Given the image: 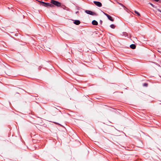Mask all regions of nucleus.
<instances>
[{
	"label": "nucleus",
	"instance_id": "f257e3e1",
	"mask_svg": "<svg viewBox=\"0 0 161 161\" xmlns=\"http://www.w3.org/2000/svg\"><path fill=\"white\" fill-rule=\"evenodd\" d=\"M38 1L42 5L45 7L50 6L51 7L52 6L51 3H45L40 1Z\"/></svg>",
	"mask_w": 161,
	"mask_h": 161
},
{
	"label": "nucleus",
	"instance_id": "f03ea898",
	"mask_svg": "<svg viewBox=\"0 0 161 161\" xmlns=\"http://www.w3.org/2000/svg\"><path fill=\"white\" fill-rule=\"evenodd\" d=\"M51 3L57 7H59L61 5V3L60 2L53 0L51 1Z\"/></svg>",
	"mask_w": 161,
	"mask_h": 161
},
{
	"label": "nucleus",
	"instance_id": "7ed1b4c3",
	"mask_svg": "<svg viewBox=\"0 0 161 161\" xmlns=\"http://www.w3.org/2000/svg\"><path fill=\"white\" fill-rule=\"evenodd\" d=\"M85 12L86 14L92 15H97L96 13L90 10H86L85 11Z\"/></svg>",
	"mask_w": 161,
	"mask_h": 161
},
{
	"label": "nucleus",
	"instance_id": "20e7f679",
	"mask_svg": "<svg viewBox=\"0 0 161 161\" xmlns=\"http://www.w3.org/2000/svg\"><path fill=\"white\" fill-rule=\"evenodd\" d=\"M93 3L97 6L101 7L102 6L101 3L99 2L94 1Z\"/></svg>",
	"mask_w": 161,
	"mask_h": 161
},
{
	"label": "nucleus",
	"instance_id": "39448f33",
	"mask_svg": "<svg viewBox=\"0 0 161 161\" xmlns=\"http://www.w3.org/2000/svg\"><path fill=\"white\" fill-rule=\"evenodd\" d=\"M74 23L75 25H78L80 24V22L79 20H75Z\"/></svg>",
	"mask_w": 161,
	"mask_h": 161
},
{
	"label": "nucleus",
	"instance_id": "423d86ee",
	"mask_svg": "<svg viewBox=\"0 0 161 161\" xmlns=\"http://www.w3.org/2000/svg\"><path fill=\"white\" fill-rule=\"evenodd\" d=\"M92 24L93 25H98L97 22L95 20H93L92 22Z\"/></svg>",
	"mask_w": 161,
	"mask_h": 161
},
{
	"label": "nucleus",
	"instance_id": "0eeeda50",
	"mask_svg": "<svg viewBox=\"0 0 161 161\" xmlns=\"http://www.w3.org/2000/svg\"><path fill=\"white\" fill-rule=\"evenodd\" d=\"M136 45L134 44H132L130 45V47L132 49H135L136 48Z\"/></svg>",
	"mask_w": 161,
	"mask_h": 161
},
{
	"label": "nucleus",
	"instance_id": "6e6552de",
	"mask_svg": "<svg viewBox=\"0 0 161 161\" xmlns=\"http://www.w3.org/2000/svg\"><path fill=\"white\" fill-rule=\"evenodd\" d=\"M108 19L110 20L111 21H113L114 19H113L112 18L110 15H108V17H107Z\"/></svg>",
	"mask_w": 161,
	"mask_h": 161
},
{
	"label": "nucleus",
	"instance_id": "1a4fd4ad",
	"mask_svg": "<svg viewBox=\"0 0 161 161\" xmlns=\"http://www.w3.org/2000/svg\"><path fill=\"white\" fill-rule=\"evenodd\" d=\"M110 27L111 28L114 29L115 27V25L114 24H111L110 25Z\"/></svg>",
	"mask_w": 161,
	"mask_h": 161
},
{
	"label": "nucleus",
	"instance_id": "9d476101",
	"mask_svg": "<svg viewBox=\"0 0 161 161\" xmlns=\"http://www.w3.org/2000/svg\"><path fill=\"white\" fill-rule=\"evenodd\" d=\"M134 12L136 14H137L138 15V16L140 15V13L139 12H138L137 11H136L135 10L134 11Z\"/></svg>",
	"mask_w": 161,
	"mask_h": 161
},
{
	"label": "nucleus",
	"instance_id": "9b49d317",
	"mask_svg": "<svg viewBox=\"0 0 161 161\" xmlns=\"http://www.w3.org/2000/svg\"><path fill=\"white\" fill-rule=\"evenodd\" d=\"M118 3L119 5H121V6H122L123 7V8H126V7H125L124 6V5H123L122 4H121V3Z\"/></svg>",
	"mask_w": 161,
	"mask_h": 161
},
{
	"label": "nucleus",
	"instance_id": "f8f14e48",
	"mask_svg": "<svg viewBox=\"0 0 161 161\" xmlns=\"http://www.w3.org/2000/svg\"><path fill=\"white\" fill-rule=\"evenodd\" d=\"M149 4L152 6V7H154V5H153L152 3H149Z\"/></svg>",
	"mask_w": 161,
	"mask_h": 161
},
{
	"label": "nucleus",
	"instance_id": "ddd939ff",
	"mask_svg": "<svg viewBox=\"0 0 161 161\" xmlns=\"http://www.w3.org/2000/svg\"><path fill=\"white\" fill-rule=\"evenodd\" d=\"M143 86H147V83H145L143 84Z\"/></svg>",
	"mask_w": 161,
	"mask_h": 161
},
{
	"label": "nucleus",
	"instance_id": "4468645a",
	"mask_svg": "<svg viewBox=\"0 0 161 161\" xmlns=\"http://www.w3.org/2000/svg\"><path fill=\"white\" fill-rule=\"evenodd\" d=\"M107 17H108V15H109L108 14H107L106 13H103Z\"/></svg>",
	"mask_w": 161,
	"mask_h": 161
},
{
	"label": "nucleus",
	"instance_id": "2eb2a0df",
	"mask_svg": "<svg viewBox=\"0 0 161 161\" xmlns=\"http://www.w3.org/2000/svg\"><path fill=\"white\" fill-rule=\"evenodd\" d=\"M124 36H127V33H126L125 32V33H124Z\"/></svg>",
	"mask_w": 161,
	"mask_h": 161
},
{
	"label": "nucleus",
	"instance_id": "dca6fc26",
	"mask_svg": "<svg viewBox=\"0 0 161 161\" xmlns=\"http://www.w3.org/2000/svg\"><path fill=\"white\" fill-rule=\"evenodd\" d=\"M100 24H101L102 23V20H100Z\"/></svg>",
	"mask_w": 161,
	"mask_h": 161
},
{
	"label": "nucleus",
	"instance_id": "f3484780",
	"mask_svg": "<svg viewBox=\"0 0 161 161\" xmlns=\"http://www.w3.org/2000/svg\"><path fill=\"white\" fill-rule=\"evenodd\" d=\"M157 10H158V11H159V12H161V10H160V9H157Z\"/></svg>",
	"mask_w": 161,
	"mask_h": 161
},
{
	"label": "nucleus",
	"instance_id": "a211bd4d",
	"mask_svg": "<svg viewBox=\"0 0 161 161\" xmlns=\"http://www.w3.org/2000/svg\"><path fill=\"white\" fill-rule=\"evenodd\" d=\"M54 123L55 124H58L59 125H60V124H58V123H56L55 122H54Z\"/></svg>",
	"mask_w": 161,
	"mask_h": 161
},
{
	"label": "nucleus",
	"instance_id": "6ab92c4d",
	"mask_svg": "<svg viewBox=\"0 0 161 161\" xmlns=\"http://www.w3.org/2000/svg\"><path fill=\"white\" fill-rule=\"evenodd\" d=\"M79 12L78 11H77L76 12V13L77 14V13H78Z\"/></svg>",
	"mask_w": 161,
	"mask_h": 161
}]
</instances>
